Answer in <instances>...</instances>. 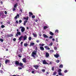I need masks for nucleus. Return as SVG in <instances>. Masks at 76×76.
Listing matches in <instances>:
<instances>
[{"instance_id": "obj_1", "label": "nucleus", "mask_w": 76, "mask_h": 76, "mask_svg": "<svg viewBox=\"0 0 76 76\" xmlns=\"http://www.w3.org/2000/svg\"><path fill=\"white\" fill-rule=\"evenodd\" d=\"M35 50H34L33 52L32 53V54H31V56L32 57H33L34 58H35V56L37 55V50H38V48L37 47L35 48Z\"/></svg>"}, {"instance_id": "obj_2", "label": "nucleus", "mask_w": 76, "mask_h": 76, "mask_svg": "<svg viewBox=\"0 0 76 76\" xmlns=\"http://www.w3.org/2000/svg\"><path fill=\"white\" fill-rule=\"evenodd\" d=\"M42 63L43 64H49L48 63H47L45 60L43 61Z\"/></svg>"}, {"instance_id": "obj_3", "label": "nucleus", "mask_w": 76, "mask_h": 76, "mask_svg": "<svg viewBox=\"0 0 76 76\" xmlns=\"http://www.w3.org/2000/svg\"><path fill=\"white\" fill-rule=\"evenodd\" d=\"M18 35H21V33L19 31L17 32V34H16L15 35L16 37H18Z\"/></svg>"}, {"instance_id": "obj_4", "label": "nucleus", "mask_w": 76, "mask_h": 76, "mask_svg": "<svg viewBox=\"0 0 76 76\" xmlns=\"http://www.w3.org/2000/svg\"><path fill=\"white\" fill-rule=\"evenodd\" d=\"M59 55L58 53H56V55H54V56L55 57H56V58H58L59 57Z\"/></svg>"}, {"instance_id": "obj_5", "label": "nucleus", "mask_w": 76, "mask_h": 76, "mask_svg": "<svg viewBox=\"0 0 76 76\" xmlns=\"http://www.w3.org/2000/svg\"><path fill=\"white\" fill-rule=\"evenodd\" d=\"M25 28L24 27H22V28L21 29V32H22L23 33V32L25 31Z\"/></svg>"}, {"instance_id": "obj_6", "label": "nucleus", "mask_w": 76, "mask_h": 76, "mask_svg": "<svg viewBox=\"0 0 76 76\" xmlns=\"http://www.w3.org/2000/svg\"><path fill=\"white\" fill-rule=\"evenodd\" d=\"M15 65L17 66H19V62L18 61H15Z\"/></svg>"}, {"instance_id": "obj_7", "label": "nucleus", "mask_w": 76, "mask_h": 76, "mask_svg": "<svg viewBox=\"0 0 76 76\" xmlns=\"http://www.w3.org/2000/svg\"><path fill=\"white\" fill-rule=\"evenodd\" d=\"M22 60L24 63H26V59L25 58H23Z\"/></svg>"}, {"instance_id": "obj_8", "label": "nucleus", "mask_w": 76, "mask_h": 76, "mask_svg": "<svg viewBox=\"0 0 76 76\" xmlns=\"http://www.w3.org/2000/svg\"><path fill=\"white\" fill-rule=\"evenodd\" d=\"M33 67H34L36 69H38V67H39V66L37 65H34Z\"/></svg>"}, {"instance_id": "obj_9", "label": "nucleus", "mask_w": 76, "mask_h": 76, "mask_svg": "<svg viewBox=\"0 0 76 76\" xmlns=\"http://www.w3.org/2000/svg\"><path fill=\"white\" fill-rule=\"evenodd\" d=\"M40 48L41 51H44V48L42 46H41L40 47Z\"/></svg>"}, {"instance_id": "obj_10", "label": "nucleus", "mask_w": 76, "mask_h": 76, "mask_svg": "<svg viewBox=\"0 0 76 76\" xmlns=\"http://www.w3.org/2000/svg\"><path fill=\"white\" fill-rule=\"evenodd\" d=\"M18 6V3H16V4H15L14 6V8H17V7Z\"/></svg>"}, {"instance_id": "obj_11", "label": "nucleus", "mask_w": 76, "mask_h": 76, "mask_svg": "<svg viewBox=\"0 0 76 76\" xmlns=\"http://www.w3.org/2000/svg\"><path fill=\"white\" fill-rule=\"evenodd\" d=\"M27 39V36L26 35H25L23 36V39L24 40H26Z\"/></svg>"}, {"instance_id": "obj_12", "label": "nucleus", "mask_w": 76, "mask_h": 76, "mask_svg": "<svg viewBox=\"0 0 76 76\" xmlns=\"http://www.w3.org/2000/svg\"><path fill=\"white\" fill-rule=\"evenodd\" d=\"M49 56H50V55L47 52L46 53V57H49Z\"/></svg>"}, {"instance_id": "obj_13", "label": "nucleus", "mask_w": 76, "mask_h": 76, "mask_svg": "<svg viewBox=\"0 0 76 76\" xmlns=\"http://www.w3.org/2000/svg\"><path fill=\"white\" fill-rule=\"evenodd\" d=\"M28 22V21L26 20H25L24 21V23L23 24V25H24V26H25L26 25V23H27Z\"/></svg>"}, {"instance_id": "obj_14", "label": "nucleus", "mask_w": 76, "mask_h": 76, "mask_svg": "<svg viewBox=\"0 0 76 76\" xmlns=\"http://www.w3.org/2000/svg\"><path fill=\"white\" fill-rule=\"evenodd\" d=\"M29 17H31V15H33V13L31 12H29Z\"/></svg>"}, {"instance_id": "obj_15", "label": "nucleus", "mask_w": 76, "mask_h": 76, "mask_svg": "<svg viewBox=\"0 0 76 76\" xmlns=\"http://www.w3.org/2000/svg\"><path fill=\"white\" fill-rule=\"evenodd\" d=\"M9 62V60L7 59L5 61V64H7V63H8Z\"/></svg>"}, {"instance_id": "obj_16", "label": "nucleus", "mask_w": 76, "mask_h": 76, "mask_svg": "<svg viewBox=\"0 0 76 76\" xmlns=\"http://www.w3.org/2000/svg\"><path fill=\"white\" fill-rule=\"evenodd\" d=\"M43 36L45 38H48V36H47V35H46L45 34H43Z\"/></svg>"}, {"instance_id": "obj_17", "label": "nucleus", "mask_w": 76, "mask_h": 76, "mask_svg": "<svg viewBox=\"0 0 76 76\" xmlns=\"http://www.w3.org/2000/svg\"><path fill=\"white\" fill-rule=\"evenodd\" d=\"M18 18H19V14H17V15L15 16L14 18L16 19L18 18Z\"/></svg>"}, {"instance_id": "obj_18", "label": "nucleus", "mask_w": 76, "mask_h": 76, "mask_svg": "<svg viewBox=\"0 0 76 76\" xmlns=\"http://www.w3.org/2000/svg\"><path fill=\"white\" fill-rule=\"evenodd\" d=\"M35 45V43H30V47H31V46H33V45Z\"/></svg>"}, {"instance_id": "obj_19", "label": "nucleus", "mask_w": 76, "mask_h": 76, "mask_svg": "<svg viewBox=\"0 0 76 76\" xmlns=\"http://www.w3.org/2000/svg\"><path fill=\"white\" fill-rule=\"evenodd\" d=\"M24 19H25V20H28V19H29V17H27L26 18V17H24Z\"/></svg>"}, {"instance_id": "obj_20", "label": "nucleus", "mask_w": 76, "mask_h": 76, "mask_svg": "<svg viewBox=\"0 0 76 76\" xmlns=\"http://www.w3.org/2000/svg\"><path fill=\"white\" fill-rule=\"evenodd\" d=\"M49 52L50 53H54V51L53 50H49Z\"/></svg>"}, {"instance_id": "obj_21", "label": "nucleus", "mask_w": 76, "mask_h": 76, "mask_svg": "<svg viewBox=\"0 0 76 76\" xmlns=\"http://www.w3.org/2000/svg\"><path fill=\"white\" fill-rule=\"evenodd\" d=\"M23 64L21 62H20L19 64V65L18 66H23Z\"/></svg>"}, {"instance_id": "obj_22", "label": "nucleus", "mask_w": 76, "mask_h": 76, "mask_svg": "<svg viewBox=\"0 0 76 76\" xmlns=\"http://www.w3.org/2000/svg\"><path fill=\"white\" fill-rule=\"evenodd\" d=\"M50 34L51 35H54V33H53L51 31H50Z\"/></svg>"}, {"instance_id": "obj_23", "label": "nucleus", "mask_w": 76, "mask_h": 76, "mask_svg": "<svg viewBox=\"0 0 76 76\" xmlns=\"http://www.w3.org/2000/svg\"><path fill=\"white\" fill-rule=\"evenodd\" d=\"M59 67L60 68H63V65L62 64H60L59 66Z\"/></svg>"}, {"instance_id": "obj_24", "label": "nucleus", "mask_w": 76, "mask_h": 76, "mask_svg": "<svg viewBox=\"0 0 76 76\" xmlns=\"http://www.w3.org/2000/svg\"><path fill=\"white\" fill-rule=\"evenodd\" d=\"M53 44V43L51 42L50 44L48 45L49 46H52Z\"/></svg>"}, {"instance_id": "obj_25", "label": "nucleus", "mask_w": 76, "mask_h": 76, "mask_svg": "<svg viewBox=\"0 0 76 76\" xmlns=\"http://www.w3.org/2000/svg\"><path fill=\"white\" fill-rule=\"evenodd\" d=\"M33 35L34 37H37V35L35 34H33Z\"/></svg>"}, {"instance_id": "obj_26", "label": "nucleus", "mask_w": 76, "mask_h": 76, "mask_svg": "<svg viewBox=\"0 0 76 76\" xmlns=\"http://www.w3.org/2000/svg\"><path fill=\"white\" fill-rule=\"evenodd\" d=\"M22 38H23V36H21V37H20L19 38V40H20V41H21V39H22Z\"/></svg>"}, {"instance_id": "obj_27", "label": "nucleus", "mask_w": 76, "mask_h": 76, "mask_svg": "<svg viewBox=\"0 0 76 76\" xmlns=\"http://www.w3.org/2000/svg\"><path fill=\"white\" fill-rule=\"evenodd\" d=\"M47 28H48V27L47 26H44V29H46Z\"/></svg>"}, {"instance_id": "obj_28", "label": "nucleus", "mask_w": 76, "mask_h": 76, "mask_svg": "<svg viewBox=\"0 0 76 76\" xmlns=\"http://www.w3.org/2000/svg\"><path fill=\"white\" fill-rule=\"evenodd\" d=\"M58 75H59L60 76H61L62 75V73L61 72H58Z\"/></svg>"}, {"instance_id": "obj_29", "label": "nucleus", "mask_w": 76, "mask_h": 76, "mask_svg": "<svg viewBox=\"0 0 76 76\" xmlns=\"http://www.w3.org/2000/svg\"><path fill=\"white\" fill-rule=\"evenodd\" d=\"M28 43H25L24 45V46L25 47H27L28 46Z\"/></svg>"}, {"instance_id": "obj_30", "label": "nucleus", "mask_w": 76, "mask_h": 76, "mask_svg": "<svg viewBox=\"0 0 76 76\" xmlns=\"http://www.w3.org/2000/svg\"><path fill=\"white\" fill-rule=\"evenodd\" d=\"M61 71H62V70H61V69H59L58 70V72H59V73L61 72Z\"/></svg>"}, {"instance_id": "obj_31", "label": "nucleus", "mask_w": 76, "mask_h": 76, "mask_svg": "<svg viewBox=\"0 0 76 76\" xmlns=\"http://www.w3.org/2000/svg\"><path fill=\"white\" fill-rule=\"evenodd\" d=\"M56 74H57V73H56V72H54L53 73V75H56Z\"/></svg>"}, {"instance_id": "obj_32", "label": "nucleus", "mask_w": 76, "mask_h": 76, "mask_svg": "<svg viewBox=\"0 0 76 76\" xmlns=\"http://www.w3.org/2000/svg\"><path fill=\"white\" fill-rule=\"evenodd\" d=\"M56 62L57 63H58L60 62V60L58 59L56 60Z\"/></svg>"}, {"instance_id": "obj_33", "label": "nucleus", "mask_w": 76, "mask_h": 76, "mask_svg": "<svg viewBox=\"0 0 76 76\" xmlns=\"http://www.w3.org/2000/svg\"><path fill=\"white\" fill-rule=\"evenodd\" d=\"M4 41L3 39L1 38L0 39V41H1L2 42H3V41Z\"/></svg>"}, {"instance_id": "obj_34", "label": "nucleus", "mask_w": 76, "mask_h": 76, "mask_svg": "<svg viewBox=\"0 0 76 76\" xmlns=\"http://www.w3.org/2000/svg\"><path fill=\"white\" fill-rule=\"evenodd\" d=\"M31 39H32V38L31 37H29L28 38V40H29V41H31Z\"/></svg>"}, {"instance_id": "obj_35", "label": "nucleus", "mask_w": 76, "mask_h": 76, "mask_svg": "<svg viewBox=\"0 0 76 76\" xmlns=\"http://www.w3.org/2000/svg\"><path fill=\"white\" fill-rule=\"evenodd\" d=\"M54 48L55 50H57V48L56 47H54Z\"/></svg>"}, {"instance_id": "obj_36", "label": "nucleus", "mask_w": 76, "mask_h": 76, "mask_svg": "<svg viewBox=\"0 0 76 76\" xmlns=\"http://www.w3.org/2000/svg\"><path fill=\"white\" fill-rule=\"evenodd\" d=\"M4 27H5V26H4L3 25H2L1 26V28H4Z\"/></svg>"}, {"instance_id": "obj_37", "label": "nucleus", "mask_w": 76, "mask_h": 76, "mask_svg": "<svg viewBox=\"0 0 76 76\" xmlns=\"http://www.w3.org/2000/svg\"><path fill=\"white\" fill-rule=\"evenodd\" d=\"M13 34H10V37H13Z\"/></svg>"}, {"instance_id": "obj_38", "label": "nucleus", "mask_w": 76, "mask_h": 76, "mask_svg": "<svg viewBox=\"0 0 76 76\" xmlns=\"http://www.w3.org/2000/svg\"><path fill=\"white\" fill-rule=\"evenodd\" d=\"M35 18V15H32V18L34 19V18Z\"/></svg>"}, {"instance_id": "obj_39", "label": "nucleus", "mask_w": 76, "mask_h": 76, "mask_svg": "<svg viewBox=\"0 0 76 76\" xmlns=\"http://www.w3.org/2000/svg\"><path fill=\"white\" fill-rule=\"evenodd\" d=\"M55 32H57V33H58V30L57 29L55 31Z\"/></svg>"}, {"instance_id": "obj_40", "label": "nucleus", "mask_w": 76, "mask_h": 76, "mask_svg": "<svg viewBox=\"0 0 76 76\" xmlns=\"http://www.w3.org/2000/svg\"><path fill=\"white\" fill-rule=\"evenodd\" d=\"M16 39L15 38H14L13 39V40L14 41H16Z\"/></svg>"}, {"instance_id": "obj_41", "label": "nucleus", "mask_w": 76, "mask_h": 76, "mask_svg": "<svg viewBox=\"0 0 76 76\" xmlns=\"http://www.w3.org/2000/svg\"><path fill=\"white\" fill-rule=\"evenodd\" d=\"M42 71L43 72H45V69H42Z\"/></svg>"}, {"instance_id": "obj_42", "label": "nucleus", "mask_w": 76, "mask_h": 76, "mask_svg": "<svg viewBox=\"0 0 76 76\" xmlns=\"http://www.w3.org/2000/svg\"><path fill=\"white\" fill-rule=\"evenodd\" d=\"M49 38L50 39H51L53 38V36H50V37H49Z\"/></svg>"}, {"instance_id": "obj_43", "label": "nucleus", "mask_w": 76, "mask_h": 76, "mask_svg": "<svg viewBox=\"0 0 76 76\" xmlns=\"http://www.w3.org/2000/svg\"><path fill=\"white\" fill-rule=\"evenodd\" d=\"M15 10H16V9H15V8H13V11H15Z\"/></svg>"}, {"instance_id": "obj_44", "label": "nucleus", "mask_w": 76, "mask_h": 76, "mask_svg": "<svg viewBox=\"0 0 76 76\" xmlns=\"http://www.w3.org/2000/svg\"><path fill=\"white\" fill-rule=\"evenodd\" d=\"M54 67H52V70L53 71V70H54Z\"/></svg>"}, {"instance_id": "obj_45", "label": "nucleus", "mask_w": 76, "mask_h": 76, "mask_svg": "<svg viewBox=\"0 0 76 76\" xmlns=\"http://www.w3.org/2000/svg\"><path fill=\"white\" fill-rule=\"evenodd\" d=\"M48 46H45V48L46 49H47V48H48Z\"/></svg>"}, {"instance_id": "obj_46", "label": "nucleus", "mask_w": 76, "mask_h": 76, "mask_svg": "<svg viewBox=\"0 0 76 76\" xmlns=\"http://www.w3.org/2000/svg\"><path fill=\"white\" fill-rule=\"evenodd\" d=\"M7 11H5L4 12V14H5V15H7Z\"/></svg>"}, {"instance_id": "obj_47", "label": "nucleus", "mask_w": 76, "mask_h": 76, "mask_svg": "<svg viewBox=\"0 0 76 76\" xmlns=\"http://www.w3.org/2000/svg\"><path fill=\"white\" fill-rule=\"evenodd\" d=\"M19 23H22V20H20L19 21Z\"/></svg>"}, {"instance_id": "obj_48", "label": "nucleus", "mask_w": 76, "mask_h": 76, "mask_svg": "<svg viewBox=\"0 0 76 76\" xmlns=\"http://www.w3.org/2000/svg\"><path fill=\"white\" fill-rule=\"evenodd\" d=\"M67 70H65L64 71V73H67Z\"/></svg>"}, {"instance_id": "obj_49", "label": "nucleus", "mask_w": 76, "mask_h": 76, "mask_svg": "<svg viewBox=\"0 0 76 76\" xmlns=\"http://www.w3.org/2000/svg\"><path fill=\"white\" fill-rule=\"evenodd\" d=\"M34 72H35V71H32L31 72L32 73H33V74H34Z\"/></svg>"}, {"instance_id": "obj_50", "label": "nucleus", "mask_w": 76, "mask_h": 76, "mask_svg": "<svg viewBox=\"0 0 76 76\" xmlns=\"http://www.w3.org/2000/svg\"><path fill=\"white\" fill-rule=\"evenodd\" d=\"M7 37H10V35L9 34H8L7 35Z\"/></svg>"}, {"instance_id": "obj_51", "label": "nucleus", "mask_w": 76, "mask_h": 76, "mask_svg": "<svg viewBox=\"0 0 76 76\" xmlns=\"http://www.w3.org/2000/svg\"><path fill=\"white\" fill-rule=\"evenodd\" d=\"M16 23H19V22H18V21L17 20L16 21Z\"/></svg>"}, {"instance_id": "obj_52", "label": "nucleus", "mask_w": 76, "mask_h": 76, "mask_svg": "<svg viewBox=\"0 0 76 76\" xmlns=\"http://www.w3.org/2000/svg\"><path fill=\"white\" fill-rule=\"evenodd\" d=\"M18 56L19 57H20V58L22 57V56L20 55H18Z\"/></svg>"}, {"instance_id": "obj_53", "label": "nucleus", "mask_w": 76, "mask_h": 76, "mask_svg": "<svg viewBox=\"0 0 76 76\" xmlns=\"http://www.w3.org/2000/svg\"><path fill=\"white\" fill-rule=\"evenodd\" d=\"M0 72L1 73H3V71L2 70H1Z\"/></svg>"}, {"instance_id": "obj_54", "label": "nucleus", "mask_w": 76, "mask_h": 76, "mask_svg": "<svg viewBox=\"0 0 76 76\" xmlns=\"http://www.w3.org/2000/svg\"><path fill=\"white\" fill-rule=\"evenodd\" d=\"M47 50H50V48L48 47L47 48Z\"/></svg>"}, {"instance_id": "obj_55", "label": "nucleus", "mask_w": 76, "mask_h": 76, "mask_svg": "<svg viewBox=\"0 0 76 76\" xmlns=\"http://www.w3.org/2000/svg\"><path fill=\"white\" fill-rule=\"evenodd\" d=\"M38 20L37 19H36L35 20V22H38Z\"/></svg>"}, {"instance_id": "obj_56", "label": "nucleus", "mask_w": 76, "mask_h": 76, "mask_svg": "<svg viewBox=\"0 0 76 76\" xmlns=\"http://www.w3.org/2000/svg\"><path fill=\"white\" fill-rule=\"evenodd\" d=\"M56 42H58V38H56Z\"/></svg>"}, {"instance_id": "obj_57", "label": "nucleus", "mask_w": 76, "mask_h": 76, "mask_svg": "<svg viewBox=\"0 0 76 76\" xmlns=\"http://www.w3.org/2000/svg\"><path fill=\"white\" fill-rule=\"evenodd\" d=\"M36 42H39V40H37V41H36Z\"/></svg>"}, {"instance_id": "obj_58", "label": "nucleus", "mask_w": 76, "mask_h": 76, "mask_svg": "<svg viewBox=\"0 0 76 76\" xmlns=\"http://www.w3.org/2000/svg\"><path fill=\"white\" fill-rule=\"evenodd\" d=\"M46 74L47 75H48L49 74V72H46Z\"/></svg>"}, {"instance_id": "obj_59", "label": "nucleus", "mask_w": 76, "mask_h": 76, "mask_svg": "<svg viewBox=\"0 0 76 76\" xmlns=\"http://www.w3.org/2000/svg\"><path fill=\"white\" fill-rule=\"evenodd\" d=\"M50 64L51 65V64H52V62H50V63L49 64Z\"/></svg>"}, {"instance_id": "obj_60", "label": "nucleus", "mask_w": 76, "mask_h": 76, "mask_svg": "<svg viewBox=\"0 0 76 76\" xmlns=\"http://www.w3.org/2000/svg\"><path fill=\"white\" fill-rule=\"evenodd\" d=\"M21 45H22L23 44V42H21L20 43Z\"/></svg>"}, {"instance_id": "obj_61", "label": "nucleus", "mask_w": 76, "mask_h": 76, "mask_svg": "<svg viewBox=\"0 0 76 76\" xmlns=\"http://www.w3.org/2000/svg\"><path fill=\"white\" fill-rule=\"evenodd\" d=\"M44 44L42 43V47H43V46H44Z\"/></svg>"}, {"instance_id": "obj_62", "label": "nucleus", "mask_w": 76, "mask_h": 76, "mask_svg": "<svg viewBox=\"0 0 76 76\" xmlns=\"http://www.w3.org/2000/svg\"><path fill=\"white\" fill-rule=\"evenodd\" d=\"M18 69H22V68L21 67H19Z\"/></svg>"}, {"instance_id": "obj_63", "label": "nucleus", "mask_w": 76, "mask_h": 76, "mask_svg": "<svg viewBox=\"0 0 76 76\" xmlns=\"http://www.w3.org/2000/svg\"><path fill=\"white\" fill-rule=\"evenodd\" d=\"M20 11H21V12H22V9H21L20 10Z\"/></svg>"}, {"instance_id": "obj_64", "label": "nucleus", "mask_w": 76, "mask_h": 76, "mask_svg": "<svg viewBox=\"0 0 76 76\" xmlns=\"http://www.w3.org/2000/svg\"><path fill=\"white\" fill-rule=\"evenodd\" d=\"M0 3H1V4H3V2L2 1H1L0 2Z\"/></svg>"}]
</instances>
